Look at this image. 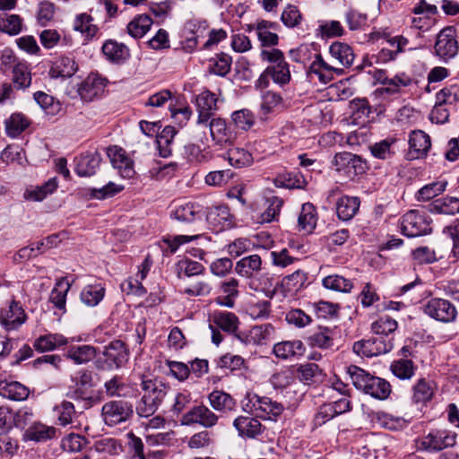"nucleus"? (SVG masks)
<instances>
[{
    "label": "nucleus",
    "mask_w": 459,
    "mask_h": 459,
    "mask_svg": "<svg viewBox=\"0 0 459 459\" xmlns=\"http://www.w3.org/2000/svg\"><path fill=\"white\" fill-rule=\"evenodd\" d=\"M219 417L205 405H196L186 412L181 419L182 425L199 424L209 429L215 426Z\"/></svg>",
    "instance_id": "obj_8"
},
{
    "label": "nucleus",
    "mask_w": 459,
    "mask_h": 459,
    "mask_svg": "<svg viewBox=\"0 0 459 459\" xmlns=\"http://www.w3.org/2000/svg\"><path fill=\"white\" fill-rule=\"evenodd\" d=\"M54 410L57 413V420L60 425L66 426L72 422L75 412L72 403L64 401L59 405H56Z\"/></svg>",
    "instance_id": "obj_62"
},
{
    "label": "nucleus",
    "mask_w": 459,
    "mask_h": 459,
    "mask_svg": "<svg viewBox=\"0 0 459 459\" xmlns=\"http://www.w3.org/2000/svg\"><path fill=\"white\" fill-rule=\"evenodd\" d=\"M212 323L222 331L232 333L235 336L239 321L238 316L231 312H215L212 316Z\"/></svg>",
    "instance_id": "obj_30"
},
{
    "label": "nucleus",
    "mask_w": 459,
    "mask_h": 459,
    "mask_svg": "<svg viewBox=\"0 0 459 459\" xmlns=\"http://www.w3.org/2000/svg\"><path fill=\"white\" fill-rule=\"evenodd\" d=\"M228 160L233 167L243 168L252 164L253 157L242 148H232L228 152Z\"/></svg>",
    "instance_id": "obj_52"
},
{
    "label": "nucleus",
    "mask_w": 459,
    "mask_h": 459,
    "mask_svg": "<svg viewBox=\"0 0 459 459\" xmlns=\"http://www.w3.org/2000/svg\"><path fill=\"white\" fill-rule=\"evenodd\" d=\"M178 267L179 277H181L182 273L187 277L199 275L204 271V267L201 263L190 259L181 260L178 262Z\"/></svg>",
    "instance_id": "obj_61"
},
{
    "label": "nucleus",
    "mask_w": 459,
    "mask_h": 459,
    "mask_svg": "<svg viewBox=\"0 0 459 459\" xmlns=\"http://www.w3.org/2000/svg\"><path fill=\"white\" fill-rule=\"evenodd\" d=\"M231 62L229 55L224 53L217 55L210 59V71L216 75L225 76L230 71Z\"/></svg>",
    "instance_id": "obj_51"
},
{
    "label": "nucleus",
    "mask_w": 459,
    "mask_h": 459,
    "mask_svg": "<svg viewBox=\"0 0 459 459\" xmlns=\"http://www.w3.org/2000/svg\"><path fill=\"white\" fill-rule=\"evenodd\" d=\"M397 328V322L388 316H381L378 320L375 321L371 329L376 334L388 335L394 332Z\"/></svg>",
    "instance_id": "obj_59"
},
{
    "label": "nucleus",
    "mask_w": 459,
    "mask_h": 459,
    "mask_svg": "<svg viewBox=\"0 0 459 459\" xmlns=\"http://www.w3.org/2000/svg\"><path fill=\"white\" fill-rule=\"evenodd\" d=\"M143 391V396L162 401L167 393V386L154 378L143 376L141 383Z\"/></svg>",
    "instance_id": "obj_29"
},
{
    "label": "nucleus",
    "mask_w": 459,
    "mask_h": 459,
    "mask_svg": "<svg viewBox=\"0 0 459 459\" xmlns=\"http://www.w3.org/2000/svg\"><path fill=\"white\" fill-rule=\"evenodd\" d=\"M459 100V86L453 84L439 91L436 94V102L439 104L454 105Z\"/></svg>",
    "instance_id": "obj_58"
},
{
    "label": "nucleus",
    "mask_w": 459,
    "mask_h": 459,
    "mask_svg": "<svg viewBox=\"0 0 459 459\" xmlns=\"http://www.w3.org/2000/svg\"><path fill=\"white\" fill-rule=\"evenodd\" d=\"M66 356L76 364H83L96 356V349L91 345H79L71 347Z\"/></svg>",
    "instance_id": "obj_43"
},
{
    "label": "nucleus",
    "mask_w": 459,
    "mask_h": 459,
    "mask_svg": "<svg viewBox=\"0 0 459 459\" xmlns=\"http://www.w3.org/2000/svg\"><path fill=\"white\" fill-rule=\"evenodd\" d=\"M395 143L394 139H385L372 144L369 149L371 154L377 159L386 160L391 158L394 152L392 151V145Z\"/></svg>",
    "instance_id": "obj_56"
},
{
    "label": "nucleus",
    "mask_w": 459,
    "mask_h": 459,
    "mask_svg": "<svg viewBox=\"0 0 459 459\" xmlns=\"http://www.w3.org/2000/svg\"><path fill=\"white\" fill-rule=\"evenodd\" d=\"M401 230L409 238L419 237L431 232L429 220L424 213L411 210L401 219Z\"/></svg>",
    "instance_id": "obj_3"
},
{
    "label": "nucleus",
    "mask_w": 459,
    "mask_h": 459,
    "mask_svg": "<svg viewBox=\"0 0 459 459\" xmlns=\"http://www.w3.org/2000/svg\"><path fill=\"white\" fill-rule=\"evenodd\" d=\"M317 30L319 31V34L323 39L340 37L344 32L343 27L338 21L322 22L319 25Z\"/></svg>",
    "instance_id": "obj_64"
},
{
    "label": "nucleus",
    "mask_w": 459,
    "mask_h": 459,
    "mask_svg": "<svg viewBox=\"0 0 459 459\" xmlns=\"http://www.w3.org/2000/svg\"><path fill=\"white\" fill-rule=\"evenodd\" d=\"M446 181H437L421 187L416 194L419 201H429L446 190Z\"/></svg>",
    "instance_id": "obj_53"
},
{
    "label": "nucleus",
    "mask_w": 459,
    "mask_h": 459,
    "mask_svg": "<svg viewBox=\"0 0 459 459\" xmlns=\"http://www.w3.org/2000/svg\"><path fill=\"white\" fill-rule=\"evenodd\" d=\"M456 434L447 429H431L427 435L417 440V447L428 452H437L454 446Z\"/></svg>",
    "instance_id": "obj_2"
},
{
    "label": "nucleus",
    "mask_w": 459,
    "mask_h": 459,
    "mask_svg": "<svg viewBox=\"0 0 459 459\" xmlns=\"http://www.w3.org/2000/svg\"><path fill=\"white\" fill-rule=\"evenodd\" d=\"M393 344L385 342L382 337L361 340L354 342L352 350L360 356L373 357L389 352Z\"/></svg>",
    "instance_id": "obj_10"
},
{
    "label": "nucleus",
    "mask_w": 459,
    "mask_h": 459,
    "mask_svg": "<svg viewBox=\"0 0 459 459\" xmlns=\"http://www.w3.org/2000/svg\"><path fill=\"white\" fill-rule=\"evenodd\" d=\"M329 52L331 56L343 66L349 67L353 64V50L345 43L339 41L333 42L329 48Z\"/></svg>",
    "instance_id": "obj_31"
},
{
    "label": "nucleus",
    "mask_w": 459,
    "mask_h": 459,
    "mask_svg": "<svg viewBox=\"0 0 459 459\" xmlns=\"http://www.w3.org/2000/svg\"><path fill=\"white\" fill-rule=\"evenodd\" d=\"M230 217L229 208L225 205L211 207L206 213L207 221L217 230L230 225Z\"/></svg>",
    "instance_id": "obj_27"
},
{
    "label": "nucleus",
    "mask_w": 459,
    "mask_h": 459,
    "mask_svg": "<svg viewBox=\"0 0 459 459\" xmlns=\"http://www.w3.org/2000/svg\"><path fill=\"white\" fill-rule=\"evenodd\" d=\"M105 363L108 368H118L128 360V351L125 343L120 340L109 342L103 351Z\"/></svg>",
    "instance_id": "obj_14"
},
{
    "label": "nucleus",
    "mask_w": 459,
    "mask_h": 459,
    "mask_svg": "<svg viewBox=\"0 0 459 459\" xmlns=\"http://www.w3.org/2000/svg\"><path fill=\"white\" fill-rule=\"evenodd\" d=\"M26 320V314L22 307L15 301L10 303L7 307L0 312V323L7 330H15Z\"/></svg>",
    "instance_id": "obj_15"
},
{
    "label": "nucleus",
    "mask_w": 459,
    "mask_h": 459,
    "mask_svg": "<svg viewBox=\"0 0 459 459\" xmlns=\"http://www.w3.org/2000/svg\"><path fill=\"white\" fill-rule=\"evenodd\" d=\"M411 159L424 157L431 147L430 137L421 130H414L409 138Z\"/></svg>",
    "instance_id": "obj_17"
},
{
    "label": "nucleus",
    "mask_w": 459,
    "mask_h": 459,
    "mask_svg": "<svg viewBox=\"0 0 459 459\" xmlns=\"http://www.w3.org/2000/svg\"><path fill=\"white\" fill-rule=\"evenodd\" d=\"M283 411L284 406L281 403L273 401L270 397L262 396L259 405L258 417L264 420H276L277 417H279Z\"/></svg>",
    "instance_id": "obj_35"
},
{
    "label": "nucleus",
    "mask_w": 459,
    "mask_h": 459,
    "mask_svg": "<svg viewBox=\"0 0 459 459\" xmlns=\"http://www.w3.org/2000/svg\"><path fill=\"white\" fill-rule=\"evenodd\" d=\"M153 21L148 14L136 15L128 24L127 32L134 39L143 38L151 29Z\"/></svg>",
    "instance_id": "obj_28"
},
{
    "label": "nucleus",
    "mask_w": 459,
    "mask_h": 459,
    "mask_svg": "<svg viewBox=\"0 0 459 459\" xmlns=\"http://www.w3.org/2000/svg\"><path fill=\"white\" fill-rule=\"evenodd\" d=\"M360 201L356 196L344 195L336 203V213L340 220L350 221L358 212Z\"/></svg>",
    "instance_id": "obj_26"
},
{
    "label": "nucleus",
    "mask_w": 459,
    "mask_h": 459,
    "mask_svg": "<svg viewBox=\"0 0 459 459\" xmlns=\"http://www.w3.org/2000/svg\"><path fill=\"white\" fill-rule=\"evenodd\" d=\"M210 405L218 411H230L234 410L236 402L233 397L221 390H214L208 395Z\"/></svg>",
    "instance_id": "obj_32"
},
{
    "label": "nucleus",
    "mask_w": 459,
    "mask_h": 459,
    "mask_svg": "<svg viewBox=\"0 0 459 459\" xmlns=\"http://www.w3.org/2000/svg\"><path fill=\"white\" fill-rule=\"evenodd\" d=\"M13 72V82L18 89H26L31 83V74L28 64L24 61L17 64Z\"/></svg>",
    "instance_id": "obj_47"
},
{
    "label": "nucleus",
    "mask_w": 459,
    "mask_h": 459,
    "mask_svg": "<svg viewBox=\"0 0 459 459\" xmlns=\"http://www.w3.org/2000/svg\"><path fill=\"white\" fill-rule=\"evenodd\" d=\"M103 54L111 61L121 62L126 60L130 54L128 48L115 40H108L102 47Z\"/></svg>",
    "instance_id": "obj_38"
},
{
    "label": "nucleus",
    "mask_w": 459,
    "mask_h": 459,
    "mask_svg": "<svg viewBox=\"0 0 459 459\" xmlns=\"http://www.w3.org/2000/svg\"><path fill=\"white\" fill-rule=\"evenodd\" d=\"M106 86L105 79L97 75L90 74L78 89L79 95L86 101H91L102 94Z\"/></svg>",
    "instance_id": "obj_16"
},
{
    "label": "nucleus",
    "mask_w": 459,
    "mask_h": 459,
    "mask_svg": "<svg viewBox=\"0 0 459 459\" xmlns=\"http://www.w3.org/2000/svg\"><path fill=\"white\" fill-rule=\"evenodd\" d=\"M212 287L207 280H192L187 281L183 292L191 297L207 296L211 293Z\"/></svg>",
    "instance_id": "obj_50"
},
{
    "label": "nucleus",
    "mask_w": 459,
    "mask_h": 459,
    "mask_svg": "<svg viewBox=\"0 0 459 459\" xmlns=\"http://www.w3.org/2000/svg\"><path fill=\"white\" fill-rule=\"evenodd\" d=\"M347 373L350 375L354 386L366 394L373 376L355 365L349 366Z\"/></svg>",
    "instance_id": "obj_44"
},
{
    "label": "nucleus",
    "mask_w": 459,
    "mask_h": 459,
    "mask_svg": "<svg viewBox=\"0 0 459 459\" xmlns=\"http://www.w3.org/2000/svg\"><path fill=\"white\" fill-rule=\"evenodd\" d=\"M69 289V282L65 281L63 278L56 282V287L51 291L49 300L60 310L65 311V309L66 294Z\"/></svg>",
    "instance_id": "obj_48"
},
{
    "label": "nucleus",
    "mask_w": 459,
    "mask_h": 459,
    "mask_svg": "<svg viewBox=\"0 0 459 459\" xmlns=\"http://www.w3.org/2000/svg\"><path fill=\"white\" fill-rule=\"evenodd\" d=\"M322 283L326 289L343 293L351 292L353 288V283L350 279L339 274H331L325 277Z\"/></svg>",
    "instance_id": "obj_45"
},
{
    "label": "nucleus",
    "mask_w": 459,
    "mask_h": 459,
    "mask_svg": "<svg viewBox=\"0 0 459 459\" xmlns=\"http://www.w3.org/2000/svg\"><path fill=\"white\" fill-rule=\"evenodd\" d=\"M370 381L371 383L368 386V389L366 392L367 394L380 400L386 399L389 396L391 393V385L387 381L374 376Z\"/></svg>",
    "instance_id": "obj_49"
},
{
    "label": "nucleus",
    "mask_w": 459,
    "mask_h": 459,
    "mask_svg": "<svg viewBox=\"0 0 459 459\" xmlns=\"http://www.w3.org/2000/svg\"><path fill=\"white\" fill-rule=\"evenodd\" d=\"M101 414L107 425L116 426L132 417L133 406L123 400L110 401L102 406Z\"/></svg>",
    "instance_id": "obj_4"
},
{
    "label": "nucleus",
    "mask_w": 459,
    "mask_h": 459,
    "mask_svg": "<svg viewBox=\"0 0 459 459\" xmlns=\"http://www.w3.org/2000/svg\"><path fill=\"white\" fill-rule=\"evenodd\" d=\"M86 445V439L79 435L71 433L62 439L61 446L65 451L75 453L80 452Z\"/></svg>",
    "instance_id": "obj_60"
},
{
    "label": "nucleus",
    "mask_w": 459,
    "mask_h": 459,
    "mask_svg": "<svg viewBox=\"0 0 459 459\" xmlns=\"http://www.w3.org/2000/svg\"><path fill=\"white\" fill-rule=\"evenodd\" d=\"M0 395L13 401H24L30 395V389L17 381L1 380Z\"/></svg>",
    "instance_id": "obj_21"
},
{
    "label": "nucleus",
    "mask_w": 459,
    "mask_h": 459,
    "mask_svg": "<svg viewBox=\"0 0 459 459\" xmlns=\"http://www.w3.org/2000/svg\"><path fill=\"white\" fill-rule=\"evenodd\" d=\"M235 126L242 130H248L255 123V117L248 109H240L232 114Z\"/></svg>",
    "instance_id": "obj_63"
},
{
    "label": "nucleus",
    "mask_w": 459,
    "mask_h": 459,
    "mask_svg": "<svg viewBox=\"0 0 459 459\" xmlns=\"http://www.w3.org/2000/svg\"><path fill=\"white\" fill-rule=\"evenodd\" d=\"M424 313L437 321L453 322L457 316L455 307L446 299H431L424 305Z\"/></svg>",
    "instance_id": "obj_6"
},
{
    "label": "nucleus",
    "mask_w": 459,
    "mask_h": 459,
    "mask_svg": "<svg viewBox=\"0 0 459 459\" xmlns=\"http://www.w3.org/2000/svg\"><path fill=\"white\" fill-rule=\"evenodd\" d=\"M262 269V259L258 255H251L236 263L235 272L241 277L252 278Z\"/></svg>",
    "instance_id": "obj_23"
},
{
    "label": "nucleus",
    "mask_w": 459,
    "mask_h": 459,
    "mask_svg": "<svg viewBox=\"0 0 459 459\" xmlns=\"http://www.w3.org/2000/svg\"><path fill=\"white\" fill-rule=\"evenodd\" d=\"M74 30L82 33L86 39H92L98 32L99 28L93 23V19L87 13L76 15L74 24Z\"/></svg>",
    "instance_id": "obj_36"
},
{
    "label": "nucleus",
    "mask_w": 459,
    "mask_h": 459,
    "mask_svg": "<svg viewBox=\"0 0 459 459\" xmlns=\"http://www.w3.org/2000/svg\"><path fill=\"white\" fill-rule=\"evenodd\" d=\"M307 281V275L304 272L297 270L293 273L286 276L282 280V286L289 293H293L300 290Z\"/></svg>",
    "instance_id": "obj_55"
},
{
    "label": "nucleus",
    "mask_w": 459,
    "mask_h": 459,
    "mask_svg": "<svg viewBox=\"0 0 459 459\" xmlns=\"http://www.w3.org/2000/svg\"><path fill=\"white\" fill-rule=\"evenodd\" d=\"M435 51L443 59H450L457 55L459 45L453 27H446L437 34Z\"/></svg>",
    "instance_id": "obj_7"
},
{
    "label": "nucleus",
    "mask_w": 459,
    "mask_h": 459,
    "mask_svg": "<svg viewBox=\"0 0 459 459\" xmlns=\"http://www.w3.org/2000/svg\"><path fill=\"white\" fill-rule=\"evenodd\" d=\"M204 126L209 127L211 137L216 143L223 144L230 142L232 134L222 118L211 117L207 126Z\"/></svg>",
    "instance_id": "obj_24"
},
{
    "label": "nucleus",
    "mask_w": 459,
    "mask_h": 459,
    "mask_svg": "<svg viewBox=\"0 0 459 459\" xmlns=\"http://www.w3.org/2000/svg\"><path fill=\"white\" fill-rule=\"evenodd\" d=\"M238 281L235 278L221 282V290L225 296L217 298V303L223 307H232L234 306V299L238 295Z\"/></svg>",
    "instance_id": "obj_40"
},
{
    "label": "nucleus",
    "mask_w": 459,
    "mask_h": 459,
    "mask_svg": "<svg viewBox=\"0 0 459 459\" xmlns=\"http://www.w3.org/2000/svg\"><path fill=\"white\" fill-rule=\"evenodd\" d=\"M29 126L30 120L21 113H13L4 121L5 133L12 138L19 136Z\"/></svg>",
    "instance_id": "obj_34"
},
{
    "label": "nucleus",
    "mask_w": 459,
    "mask_h": 459,
    "mask_svg": "<svg viewBox=\"0 0 459 459\" xmlns=\"http://www.w3.org/2000/svg\"><path fill=\"white\" fill-rule=\"evenodd\" d=\"M101 161L100 153L98 151L82 154L76 163L75 171L80 177H89L96 173Z\"/></svg>",
    "instance_id": "obj_20"
},
{
    "label": "nucleus",
    "mask_w": 459,
    "mask_h": 459,
    "mask_svg": "<svg viewBox=\"0 0 459 459\" xmlns=\"http://www.w3.org/2000/svg\"><path fill=\"white\" fill-rule=\"evenodd\" d=\"M67 339L59 333L41 335L36 339L34 347L39 351H53L57 347L67 344Z\"/></svg>",
    "instance_id": "obj_39"
},
{
    "label": "nucleus",
    "mask_w": 459,
    "mask_h": 459,
    "mask_svg": "<svg viewBox=\"0 0 459 459\" xmlns=\"http://www.w3.org/2000/svg\"><path fill=\"white\" fill-rule=\"evenodd\" d=\"M299 227L306 232H311L316 225V209L313 204L307 203L302 205L298 219Z\"/></svg>",
    "instance_id": "obj_46"
},
{
    "label": "nucleus",
    "mask_w": 459,
    "mask_h": 459,
    "mask_svg": "<svg viewBox=\"0 0 459 459\" xmlns=\"http://www.w3.org/2000/svg\"><path fill=\"white\" fill-rule=\"evenodd\" d=\"M246 311L253 319H264L270 315L271 303L267 300L250 302Z\"/></svg>",
    "instance_id": "obj_57"
},
{
    "label": "nucleus",
    "mask_w": 459,
    "mask_h": 459,
    "mask_svg": "<svg viewBox=\"0 0 459 459\" xmlns=\"http://www.w3.org/2000/svg\"><path fill=\"white\" fill-rule=\"evenodd\" d=\"M333 331L328 327H320L307 338V342L312 347L329 349L333 345Z\"/></svg>",
    "instance_id": "obj_42"
},
{
    "label": "nucleus",
    "mask_w": 459,
    "mask_h": 459,
    "mask_svg": "<svg viewBox=\"0 0 459 459\" xmlns=\"http://www.w3.org/2000/svg\"><path fill=\"white\" fill-rule=\"evenodd\" d=\"M218 99L208 90L204 91L195 98V106L198 112L197 125L207 126L208 121L217 110Z\"/></svg>",
    "instance_id": "obj_9"
},
{
    "label": "nucleus",
    "mask_w": 459,
    "mask_h": 459,
    "mask_svg": "<svg viewBox=\"0 0 459 459\" xmlns=\"http://www.w3.org/2000/svg\"><path fill=\"white\" fill-rule=\"evenodd\" d=\"M108 156L114 169H117L120 176L124 178H132L134 174V162L126 155V151L117 146L108 149Z\"/></svg>",
    "instance_id": "obj_12"
},
{
    "label": "nucleus",
    "mask_w": 459,
    "mask_h": 459,
    "mask_svg": "<svg viewBox=\"0 0 459 459\" xmlns=\"http://www.w3.org/2000/svg\"><path fill=\"white\" fill-rule=\"evenodd\" d=\"M105 288L100 283L88 284L81 292V300L88 307L97 306L104 298Z\"/></svg>",
    "instance_id": "obj_37"
},
{
    "label": "nucleus",
    "mask_w": 459,
    "mask_h": 459,
    "mask_svg": "<svg viewBox=\"0 0 459 459\" xmlns=\"http://www.w3.org/2000/svg\"><path fill=\"white\" fill-rule=\"evenodd\" d=\"M412 400L416 403L429 402L435 394L436 386L432 381L420 378L413 386Z\"/></svg>",
    "instance_id": "obj_33"
},
{
    "label": "nucleus",
    "mask_w": 459,
    "mask_h": 459,
    "mask_svg": "<svg viewBox=\"0 0 459 459\" xmlns=\"http://www.w3.org/2000/svg\"><path fill=\"white\" fill-rule=\"evenodd\" d=\"M260 56L263 61L272 64V65L266 68V74H269L275 83L282 86L290 82V66L285 60L282 51L278 48L263 49Z\"/></svg>",
    "instance_id": "obj_1"
},
{
    "label": "nucleus",
    "mask_w": 459,
    "mask_h": 459,
    "mask_svg": "<svg viewBox=\"0 0 459 459\" xmlns=\"http://www.w3.org/2000/svg\"><path fill=\"white\" fill-rule=\"evenodd\" d=\"M78 70L74 59L70 56H60L52 65L50 74L53 78H70Z\"/></svg>",
    "instance_id": "obj_25"
},
{
    "label": "nucleus",
    "mask_w": 459,
    "mask_h": 459,
    "mask_svg": "<svg viewBox=\"0 0 459 459\" xmlns=\"http://www.w3.org/2000/svg\"><path fill=\"white\" fill-rule=\"evenodd\" d=\"M433 211L443 214H455L459 212V199L456 197L446 196L435 201Z\"/></svg>",
    "instance_id": "obj_54"
},
{
    "label": "nucleus",
    "mask_w": 459,
    "mask_h": 459,
    "mask_svg": "<svg viewBox=\"0 0 459 459\" xmlns=\"http://www.w3.org/2000/svg\"><path fill=\"white\" fill-rule=\"evenodd\" d=\"M417 369L414 362L407 359H400L391 363V372L401 380L411 379Z\"/></svg>",
    "instance_id": "obj_41"
},
{
    "label": "nucleus",
    "mask_w": 459,
    "mask_h": 459,
    "mask_svg": "<svg viewBox=\"0 0 459 459\" xmlns=\"http://www.w3.org/2000/svg\"><path fill=\"white\" fill-rule=\"evenodd\" d=\"M233 426L241 437L254 438L263 432V425L255 417L239 416L235 419Z\"/></svg>",
    "instance_id": "obj_18"
},
{
    "label": "nucleus",
    "mask_w": 459,
    "mask_h": 459,
    "mask_svg": "<svg viewBox=\"0 0 459 459\" xmlns=\"http://www.w3.org/2000/svg\"><path fill=\"white\" fill-rule=\"evenodd\" d=\"M56 429L40 421L33 422L24 432V438L34 442H47L55 438Z\"/></svg>",
    "instance_id": "obj_19"
},
{
    "label": "nucleus",
    "mask_w": 459,
    "mask_h": 459,
    "mask_svg": "<svg viewBox=\"0 0 459 459\" xmlns=\"http://www.w3.org/2000/svg\"><path fill=\"white\" fill-rule=\"evenodd\" d=\"M333 165L337 171H343L348 177L356 176L363 171L361 159L347 152L335 154L333 160Z\"/></svg>",
    "instance_id": "obj_13"
},
{
    "label": "nucleus",
    "mask_w": 459,
    "mask_h": 459,
    "mask_svg": "<svg viewBox=\"0 0 459 459\" xmlns=\"http://www.w3.org/2000/svg\"><path fill=\"white\" fill-rule=\"evenodd\" d=\"M274 332V327L271 324L254 325L248 330L235 333V340L245 346L263 345L271 339Z\"/></svg>",
    "instance_id": "obj_5"
},
{
    "label": "nucleus",
    "mask_w": 459,
    "mask_h": 459,
    "mask_svg": "<svg viewBox=\"0 0 459 459\" xmlns=\"http://www.w3.org/2000/svg\"><path fill=\"white\" fill-rule=\"evenodd\" d=\"M304 344L299 340L283 341L273 345V354L281 359H289L303 354Z\"/></svg>",
    "instance_id": "obj_22"
},
{
    "label": "nucleus",
    "mask_w": 459,
    "mask_h": 459,
    "mask_svg": "<svg viewBox=\"0 0 459 459\" xmlns=\"http://www.w3.org/2000/svg\"><path fill=\"white\" fill-rule=\"evenodd\" d=\"M170 216L181 223H195L202 220V209L190 202H177L172 205Z\"/></svg>",
    "instance_id": "obj_11"
}]
</instances>
